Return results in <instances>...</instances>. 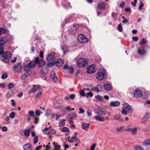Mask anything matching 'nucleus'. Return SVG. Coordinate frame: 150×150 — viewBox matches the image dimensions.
Masks as SVG:
<instances>
[{
	"mask_svg": "<svg viewBox=\"0 0 150 150\" xmlns=\"http://www.w3.org/2000/svg\"><path fill=\"white\" fill-rule=\"evenodd\" d=\"M38 90V91L37 93V95L36 96V97L38 99L40 97L42 93V90L39 86H34L33 87L29 90L28 93H33Z\"/></svg>",
	"mask_w": 150,
	"mask_h": 150,
	"instance_id": "obj_1",
	"label": "nucleus"
},
{
	"mask_svg": "<svg viewBox=\"0 0 150 150\" xmlns=\"http://www.w3.org/2000/svg\"><path fill=\"white\" fill-rule=\"evenodd\" d=\"M88 63V61L86 59L81 58L79 59L77 62V64L79 67H81L86 65Z\"/></svg>",
	"mask_w": 150,
	"mask_h": 150,
	"instance_id": "obj_2",
	"label": "nucleus"
},
{
	"mask_svg": "<svg viewBox=\"0 0 150 150\" xmlns=\"http://www.w3.org/2000/svg\"><path fill=\"white\" fill-rule=\"evenodd\" d=\"M96 66L95 64H91L87 67V72L89 74L94 73L96 71Z\"/></svg>",
	"mask_w": 150,
	"mask_h": 150,
	"instance_id": "obj_3",
	"label": "nucleus"
},
{
	"mask_svg": "<svg viewBox=\"0 0 150 150\" xmlns=\"http://www.w3.org/2000/svg\"><path fill=\"white\" fill-rule=\"evenodd\" d=\"M78 38L79 42L82 43H86L88 41V38L82 34L79 35Z\"/></svg>",
	"mask_w": 150,
	"mask_h": 150,
	"instance_id": "obj_4",
	"label": "nucleus"
},
{
	"mask_svg": "<svg viewBox=\"0 0 150 150\" xmlns=\"http://www.w3.org/2000/svg\"><path fill=\"white\" fill-rule=\"evenodd\" d=\"M8 41L6 37H2L0 39V50H3V46L4 44L7 42Z\"/></svg>",
	"mask_w": 150,
	"mask_h": 150,
	"instance_id": "obj_5",
	"label": "nucleus"
},
{
	"mask_svg": "<svg viewBox=\"0 0 150 150\" xmlns=\"http://www.w3.org/2000/svg\"><path fill=\"white\" fill-rule=\"evenodd\" d=\"M35 62L38 64V67H42L45 64V61L42 59L39 60V58L38 57L35 58Z\"/></svg>",
	"mask_w": 150,
	"mask_h": 150,
	"instance_id": "obj_6",
	"label": "nucleus"
},
{
	"mask_svg": "<svg viewBox=\"0 0 150 150\" xmlns=\"http://www.w3.org/2000/svg\"><path fill=\"white\" fill-rule=\"evenodd\" d=\"M97 8L100 10H104L106 8L105 4L104 2H99L97 4Z\"/></svg>",
	"mask_w": 150,
	"mask_h": 150,
	"instance_id": "obj_7",
	"label": "nucleus"
},
{
	"mask_svg": "<svg viewBox=\"0 0 150 150\" xmlns=\"http://www.w3.org/2000/svg\"><path fill=\"white\" fill-rule=\"evenodd\" d=\"M106 71L104 70L102 72H100L98 73L97 75V79L100 80H103L106 74Z\"/></svg>",
	"mask_w": 150,
	"mask_h": 150,
	"instance_id": "obj_8",
	"label": "nucleus"
},
{
	"mask_svg": "<svg viewBox=\"0 0 150 150\" xmlns=\"http://www.w3.org/2000/svg\"><path fill=\"white\" fill-rule=\"evenodd\" d=\"M79 28V25H77L74 24L73 26L69 30L70 33L71 34H74L76 32Z\"/></svg>",
	"mask_w": 150,
	"mask_h": 150,
	"instance_id": "obj_9",
	"label": "nucleus"
},
{
	"mask_svg": "<svg viewBox=\"0 0 150 150\" xmlns=\"http://www.w3.org/2000/svg\"><path fill=\"white\" fill-rule=\"evenodd\" d=\"M55 59L54 54L52 53L49 54L47 57V60L50 62H54Z\"/></svg>",
	"mask_w": 150,
	"mask_h": 150,
	"instance_id": "obj_10",
	"label": "nucleus"
},
{
	"mask_svg": "<svg viewBox=\"0 0 150 150\" xmlns=\"http://www.w3.org/2000/svg\"><path fill=\"white\" fill-rule=\"evenodd\" d=\"M22 69V67L20 64V63L18 65H16L12 68L13 71L16 73L20 72Z\"/></svg>",
	"mask_w": 150,
	"mask_h": 150,
	"instance_id": "obj_11",
	"label": "nucleus"
},
{
	"mask_svg": "<svg viewBox=\"0 0 150 150\" xmlns=\"http://www.w3.org/2000/svg\"><path fill=\"white\" fill-rule=\"evenodd\" d=\"M134 97L137 98H139L142 96V93L140 90L137 89L134 91Z\"/></svg>",
	"mask_w": 150,
	"mask_h": 150,
	"instance_id": "obj_12",
	"label": "nucleus"
},
{
	"mask_svg": "<svg viewBox=\"0 0 150 150\" xmlns=\"http://www.w3.org/2000/svg\"><path fill=\"white\" fill-rule=\"evenodd\" d=\"M2 56L4 59H9L12 56L11 53L8 51H6L2 53Z\"/></svg>",
	"mask_w": 150,
	"mask_h": 150,
	"instance_id": "obj_13",
	"label": "nucleus"
},
{
	"mask_svg": "<svg viewBox=\"0 0 150 150\" xmlns=\"http://www.w3.org/2000/svg\"><path fill=\"white\" fill-rule=\"evenodd\" d=\"M23 148L24 150H34L31 144L30 143L24 145Z\"/></svg>",
	"mask_w": 150,
	"mask_h": 150,
	"instance_id": "obj_14",
	"label": "nucleus"
},
{
	"mask_svg": "<svg viewBox=\"0 0 150 150\" xmlns=\"http://www.w3.org/2000/svg\"><path fill=\"white\" fill-rule=\"evenodd\" d=\"M149 115L148 113H146L142 119V122L143 124H145L149 118Z\"/></svg>",
	"mask_w": 150,
	"mask_h": 150,
	"instance_id": "obj_15",
	"label": "nucleus"
},
{
	"mask_svg": "<svg viewBox=\"0 0 150 150\" xmlns=\"http://www.w3.org/2000/svg\"><path fill=\"white\" fill-rule=\"evenodd\" d=\"M50 77L54 82H56L57 81V78L54 71H52L50 73Z\"/></svg>",
	"mask_w": 150,
	"mask_h": 150,
	"instance_id": "obj_16",
	"label": "nucleus"
},
{
	"mask_svg": "<svg viewBox=\"0 0 150 150\" xmlns=\"http://www.w3.org/2000/svg\"><path fill=\"white\" fill-rule=\"evenodd\" d=\"M124 108L126 109L128 111L129 113H132V110L131 107L127 103H124L123 104Z\"/></svg>",
	"mask_w": 150,
	"mask_h": 150,
	"instance_id": "obj_17",
	"label": "nucleus"
},
{
	"mask_svg": "<svg viewBox=\"0 0 150 150\" xmlns=\"http://www.w3.org/2000/svg\"><path fill=\"white\" fill-rule=\"evenodd\" d=\"M103 87L105 90L108 91L111 89L112 85L110 84L106 83L104 84Z\"/></svg>",
	"mask_w": 150,
	"mask_h": 150,
	"instance_id": "obj_18",
	"label": "nucleus"
},
{
	"mask_svg": "<svg viewBox=\"0 0 150 150\" xmlns=\"http://www.w3.org/2000/svg\"><path fill=\"white\" fill-rule=\"evenodd\" d=\"M120 105V103L118 101H111L110 103V105L112 107H116L119 106Z\"/></svg>",
	"mask_w": 150,
	"mask_h": 150,
	"instance_id": "obj_19",
	"label": "nucleus"
},
{
	"mask_svg": "<svg viewBox=\"0 0 150 150\" xmlns=\"http://www.w3.org/2000/svg\"><path fill=\"white\" fill-rule=\"evenodd\" d=\"M99 115L104 116L106 113V111L105 109L99 108Z\"/></svg>",
	"mask_w": 150,
	"mask_h": 150,
	"instance_id": "obj_20",
	"label": "nucleus"
},
{
	"mask_svg": "<svg viewBox=\"0 0 150 150\" xmlns=\"http://www.w3.org/2000/svg\"><path fill=\"white\" fill-rule=\"evenodd\" d=\"M138 52L141 54L144 55L146 53V50L144 47H141L139 49Z\"/></svg>",
	"mask_w": 150,
	"mask_h": 150,
	"instance_id": "obj_21",
	"label": "nucleus"
},
{
	"mask_svg": "<svg viewBox=\"0 0 150 150\" xmlns=\"http://www.w3.org/2000/svg\"><path fill=\"white\" fill-rule=\"evenodd\" d=\"M64 63V62L63 60H57L55 62L57 66L61 67L63 65Z\"/></svg>",
	"mask_w": 150,
	"mask_h": 150,
	"instance_id": "obj_22",
	"label": "nucleus"
},
{
	"mask_svg": "<svg viewBox=\"0 0 150 150\" xmlns=\"http://www.w3.org/2000/svg\"><path fill=\"white\" fill-rule=\"evenodd\" d=\"M29 75V72H25L21 76V79L22 80H25L27 78Z\"/></svg>",
	"mask_w": 150,
	"mask_h": 150,
	"instance_id": "obj_23",
	"label": "nucleus"
},
{
	"mask_svg": "<svg viewBox=\"0 0 150 150\" xmlns=\"http://www.w3.org/2000/svg\"><path fill=\"white\" fill-rule=\"evenodd\" d=\"M30 128H29L28 129H25L24 130V134L25 136L27 137H29L30 134Z\"/></svg>",
	"mask_w": 150,
	"mask_h": 150,
	"instance_id": "obj_24",
	"label": "nucleus"
},
{
	"mask_svg": "<svg viewBox=\"0 0 150 150\" xmlns=\"http://www.w3.org/2000/svg\"><path fill=\"white\" fill-rule=\"evenodd\" d=\"M143 145L144 146H146L150 145V140L148 139L144 141L143 143Z\"/></svg>",
	"mask_w": 150,
	"mask_h": 150,
	"instance_id": "obj_25",
	"label": "nucleus"
},
{
	"mask_svg": "<svg viewBox=\"0 0 150 150\" xmlns=\"http://www.w3.org/2000/svg\"><path fill=\"white\" fill-rule=\"evenodd\" d=\"M95 119L97 121L103 122L104 121L105 119L104 117H100L99 116H95Z\"/></svg>",
	"mask_w": 150,
	"mask_h": 150,
	"instance_id": "obj_26",
	"label": "nucleus"
},
{
	"mask_svg": "<svg viewBox=\"0 0 150 150\" xmlns=\"http://www.w3.org/2000/svg\"><path fill=\"white\" fill-rule=\"evenodd\" d=\"M35 61H30L28 63V65L30 68H32L35 66Z\"/></svg>",
	"mask_w": 150,
	"mask_h": 150,
	"instance_id": "obj_27",
	"label": "nucleus"
},
{
	"mask_svg": "<svg viewBox=\"0 0 150 150\" xmlns=\"http://www.w3.org/2000/svg\"><path fill=\"white\" fill-rule=\"evenodd\" d=\"M90 125L89 124L83 123L82 124V126L83 129H86L88 128Z\"/></svg>",
	"mask_w": 150,
	"mask_h": 150,
	"instance_id": "obj_28",
	"label": "nucleus"
},
{
	"mask_svg": "<svg viewBox=\"0 0 150 150\" xmlns=\"http://www.w3.org/2000/svg\"><path fill=\"white\" fill-rule=\"evenodd\" d=\"M89 87V86L86 84H84L82 86L84 90L90 91L91 90L88 88Z\"/></svg>",
	"mask_w": 150,
	"mask_h": 150,
	"instance_id": "obj_29",
	"label": "nucleus"
},
{
	"mask_svg": "<svg viewBox=\"0 0 150 150\" xmlns=\"http://www.w3.org/2000/svg\"><path fill=\"white\" fill-rule=\"evenodd\" d=\"M30 68L28 65H27L24 67V70L25 71V72H29V71L30 70Z\"/></svg>",
	"mask_w": 150,
	"mask_h": 150,
	"instance_id": "obj_30",
	"label": "nucleus"
},
{
	"mask_svg": "<svg viewBox=\"0 0 150 150\" xmlns=\"http://www.w3.org/2000/svg\"><path fill=\"white\" fill-rule=\"evenodd\" d=\"M102 86L100 85H98L96 86H95L94 87L92 88V89L94 91L98 92L100 91L99 90V88H101Z\"/></svg>",
	"mask_w": 150,
	"mask_h": 150,
	"instance_id": "obj_31",
	"label": "nucleus"
},
{
	"mask_svg": "<svg viewBox=\"0 0 150 150\" xmlns=\"http://www.w3.org/2000/svg\"><path fill=\"white\" fill-rule=\"evenodd\" d=\"M6 32V30L5 29L2 28H0V35L4 34Z\"/></svg>",
	"mask_w": 150,
	"mask_h": 150,
	"instance_id": "obj_32",
	"label": "nucleus"
},
{
	"mask_svg": "<svg viewBox=\"0 0 150 150\" xmlns=\"http://www.w3.org/2000/svg\"><path fill=\"white\" fill-rule=\"evenodd\" d=\"M7 85L8 89H11L14 87L15 85L12 83H9Z\"/></svg>",
	"mask_w": 150,
	"mask_h": 150,
	"instance_id": "obj_33",
	"label": "nucleus"
},
{
	"mask_svg": "<svg viewBox=\"0 0 150 150\" xmlns=\"http://www.w3.org/2000/svg\"><path fill=\"white\" fill-rule=\"evenodd\" d=\"M95 97L96 99L102 102L103 100V97L100 95H97Z\"/></svg>",
	"mask_w": 150,
	"mask_h": 150,
	"instance_id": "obj_34",
	"label": "nucleus"
},
{
	"mask_svg": "<svg viewBox=\"0 0 150 150\" xmlns=\"http://www.w3.org/2000/svg\"><path fill=\"white\" fill-rule=\"evenodd\" d=\"M118 13L114 12L112 13V16L113 18L114 21H116L117 19V16Z\"/></svg>",
	"mask_w": 150,
	"mask_h": 150,
	"instance_id": "obj_35",
	"label": "nucleus"
},
{
	"mask_svg": "<svg viewBox=\"0 0 150 150\" xmlns=\"http://www.w3.org/2000/svg\"><path fill=\"white\" fill-rule=\"evenodd\" d=\"M124 126H122L118 128L117 129V132H123L124 130Z\"/></svg>",
	"mask_w": 150,
	"mask_h": 150,
	"instance_id": "obj_36",
	"label": "nucleus"
},
{
	"mask_svg": "<svg viewBox=\"0 0 150 150\" xmlns=\"http://www.w3.org/2000/svg\"><path fill=\"white\" fill-rule=\"evenodd\" d=\"M42 112H40L38 110H37L35 111V114L37 116H39L40 115V114H42Z\"/></svg>",
	"mask_w": 150,
	"mask_h": 150,
	"instance_id": "obj_37",
	"label": "nucleus"
},
{
	"mask_svg": "<svg viewBox=\"0 0 150 150\" xmlns=\"http://www.w3.org/2000/svg\"><path fill=\"white\" fill-rule=\"evenodd\" d=\"M137 128L136 127H134L133 128L132 130V134L133 135H135L137 133Z\"/></svg>",
	"mask_w": 150,
	"mask_h": 150,
	"instance_id": "obj_38",
	"label": "nucleus"
},
{
	"mask_svg": "<svg viewBox=\"0 0 150 150\" xmlns=\"http://www.w3.org/2000/svg\"><path fill=\"white\" fill-rule=\"evenodd\" d=\"M29 115L31 117H33L35 115V113L34 111H30L28 112Z\"/></svg>",
	"mask_w": 150,
	"mask_h": 150,
	"instance_id": "obj_39",
	"label": "nucleus"
},
{
	"mask_svg": "<svg viewBox=\"0 0 150 150\" xmlns=\"http://www.w3.org/2000/svg\"><path fill=\"white\" fill-rule=\"evenodd\" d=\"M99 108H96L94 109V112L95 113L98 115H99Z\"/></svg>",
	"mask_w": 150,
	"mask_h": 150,
	"instance_id": "obj_40",
	"label": "nucleus"
},
{
	"mask_svg": "<svg viewBox=\"0 0 150 150\" xmlns=\"http://www.w3.org/2000/svg\"><path fill=\"white\" fill-rule=\"evenodd\" d=\"M93 93L91 92H89L86 95V96L87 97H88L89 96L91 97L93 96Z\"/></svg>",
	"mask_w": 150,
	"mask_h": 150,
	"instance_id": "obj_41",
	"label": "nucleus"
},
{
	"mask_svg": "<svg viewBox=\"0 0 150 150\" xmlns=\"http://www.w3.org/2000/svg\"><path fill=\"white\" fill-rule=\"evenodd\" d=\"M7 74L6 73H4L2 74L1 76V78L2 79H5L7 77Z\"/></svg>",
	"mask_w": 150,
	"mask_h": 150,
	"instance_id": "obj_42",
	"label": "nucleus"
},
{
	"mask_svg": "<svg viewBox=\"0 0 150 150\" xmlns=\"http://www.w3.org/2000/svg\"><path fill=\"white\" fill-rule=\"evenodd\" d=\"M15 115V112H12L10 114L9 117L13 119Z\"/></svg>",
	"mask_w": 150,
	"mask_h": 150,
	"instance_id": "obj_43",
	"label": "nucleus"
},
{
	"mask_svg": "<svg viewBox=\"0 0 150 150\" xmlns=\"http://www.w3.org/2000/svg\"><path fill=\"white\" fill-rule=\"evenodd\" d=\"M68 71L71 74H73L74 69L73 67H71L68 69Z\"/></svg>",
	"mask_w": 150,
	"mask_h": 150,
	"instance_id": "obj_44",
	"label": "nucleus"
},
{
	"mask_svg": "<svg viewBox=\"0 0 150 150\" xmlns=\"http://www.w3.org/2000/svg\"><path fill=\"white\" fill-rule=\"evenodd\" d=\"M66 110L67 112H70L71 110H74V108H71L70 106H68L66 108Z\"/></svg>",
	"mask_w": 150,
	"mask_h": 150,
	"instance_id": "obj_45",
	"label": "nucleus"
},
{
	"mask_svg": "<svg viewBox=\"0 0 150 150\" xmlns=\"http://www.w3.org/2000/svg\"><path fill=\"white\" fill-rule=\"evenodd\" d=\"M69 129L66 127H63L62 129V131L64 132H68L69 131Z\"/></svg>",
	"mask_w": 150,
	"mask_h": 150,
	"instance_id": "obj_46",
	"label": "nucleus"
},
{
	"mask_svg": "<svg viewBox=\"0 0 150 150\" xmlns=\"http://www.w3.org/2000/svg\"><path fill=\"white\" fill-rule=\"evenodd\" d=\"M62 48L64 54H65L68 52V49H67V48L65 47H62Z\"/></svg>",
	"mask_w": 150,
	"mask_h": 150,
	"instance_id": "obj_47",
	"label": "nucleus"
},
{
	"mask_svg": "<svg viewBox=\"0 0 150 150\" xmlns=\"http://www.w3.org/2000/svg\"><path fill=\"white\" fill-rule=\"evenodd\" d=\"M76 116V114L75 112H73L70 115V117L72 119L74 118Z\"/></svg>",
	"mask_w": 150,
	"mask_h": 150,
	"instance_id": "obj_48",
	"label": "nucleus"
},
{
	"mask_svg": "<svg viewBox=\"0 0 150 150\" xmlns=\"http://www.w3.org/2000/svg\"><path fill=\"white\" fill-rule=\"evenodd\" d=\"M55 64L54 62H50L47 64V66L48 67H50L52 66Z\"/></svg>",
	"mask_w": 150,
	"mask_h": 150,
	"instance_id": "obj_49",
	"label": "nucleus"
},
{
	"mask_svg": "<svg viewBox=\"0 0 150 150\" xmlns=\"http://www.w3.org/2000/svg\"><path fill=\"white\" fill-rule=\"evenodd\" d=\"M118 30L120 32H121L122 31V27L121 24H119L117 27Z\"/></svg>",
	"mask_w": 150,
	"mask_h": 150,
	"instance_id": "obj_50",
	"label": "nucleus"
},
{
	"mask_svg": "<svg viewBox=\"0 0 150 150\" xmlns=\"http://www.w3.org/2000/svg\"><path fill=\"white\" fill-rule=\"evenodd\" d=\"M79 93L80 95L82 96H85V92L83 90H80L79 91Z\"/></svg>",
	"mask_w": 150,
	"mask_h": 150,
	"instance_id": "obj_51",
	"label": "nucleus"
},
{
	"mask_svg": "<svg viewBox=\"0 0 150 150\" xmlns=\"http://www.w3.org/2000/svg\"><path fill=\"white\" fill-rule=\"evenodd\" d=\"M65 120H63L62 121H61L60 122L59 125L60 126H62L64 125L65 124L64 121H65Z\"/></svg>",
	"mask_w": 150,
	"mask_h": 150,
	"instance_id": "obj_52",
	"label": "nucleus"
},
{
	"mask_svg": "<svg viewBox=\"0 0 150 150\" xmlns=\"http://www.w3.org/2000/svg\"><path fill=\"white\" fill-rule=\"evenodd\" d=\"M51 113V111L50 110H47L46 111L45 115L46 116H49Z\"/></svg>",
	"mask_w": 150,
	"mask_h": 150,
	"instance_id": "obj_53",
	"label": "nucleus"
},
{
	"mask_svg": "<svg viewBox=\"0 0 150 150\" xmlns=\"http://www.w3.org/2000/svg\"><path fill=\"white\" fill-rule=\"evenodd\" d=\"M69 98L71 99H74L75 97V95L74 94H70L69 96Z\"/></svg>",
	"mask_w": 150,
	"mask_h": 150,
	"instance_id": "obj_54",
	"label": "nucleus"
},
{
	"mask_svg": "<svg viewBox=\"0 0 150 150\" xmlns=\"http://www.w3.org/2000/svg\"><path fill=\"white\" fill-rule=\"evenodd\" d=\"M38 142V136H35L34 138V144H36Z\"/></svg>",
	"mask_w": 150,
	"mask_h": 150,
	"instance_id": "obj_55",
	"label": "nucleus"
},
{
	"mask_svg": "<svg viewBox=\"0 0 150 150\" xmlns=\"http://www.w3.org/2000/svg\"><path fill=\"white\" fill-rule=\"evenodd\" d=\"M120 115L119 114L116 115L114 117V119L115 120H117L119 119Z\"/></svg>",
	"mask_w": 150,
	"mask_h": 150,
	"instance_id": "obj_56",
	"label": "nucleus"
},
{
	"mask_svg": "<svg viewBox=\"0 0 150 150\" xmlns=\"http://www.w3.org/2000/svg\"><path fill=\"white\" fill-rule=\"evenodd\" d=\"M48 133L50 134H55L56 133V131L54 130L53 129H51L50 130V132H49Z\"/></svg>",
	"mask_w": 150,
	"mask_h": 150,
	"instance_id": "obj_57",
	"label": "nucleus"
},
{
	"mask_svg": "<svg viewBox=\"0 0 150 150\" xmlns=\"http://www.w3.org/2000/svg\"><path fill=\"white\" fill-rule=\"evenodd\" d=\"M79 114L83 113L84 112V110L82 109L81 108H80L79 109Z\"/></svg>",
	"mask_w": 150,
	"mask_h": 150,
	"instance_id": "obj_58",
	"label": "nucleus"
},
{
	"mask_svg": "<svg viewBox=\"0 0 150 150\" xmlns=\"http://www.w3.org/2000/svg\"><path fill=\"white\" fill-rule=\"evenodd\" d=\"M86 112L87 113V116L88 117H90L92 114L91 111H88Z\"/></svg>",
	"mask_w": 150,
	"mask_h": 150,
	"instance_id": "obj_59",
	"label": "nucleus"
},
{
	"mask_svg": "<svg viewBox=\"0 0 150 150\" xmlns=\"http://www.w3.org/2000/svg\"><path fill=\"white\" fill-rule=\"evenodd\" d=\"M2 130L4 132H6L7 130V128L6 126H3L1 128Z\"/></svg>",
	"mask_w": 150,
	"mask_h": 150,
	"instance_id": "obj_60",
	"label": "nucleus"
},
{
	"mask_svg": "<svg viewBox=\"0 0 150 150\" xmlns=\"http://www.w3.org/2000/svg\"><path fill=\"white\" fill-rule=\"evenodd\" d=\"M122 113L123 115H126L127 114V112L126 110H125L124 109H123L122 110Z\"/></svg>",
	"mask_w": 150,
	"mask_h": 150,
	"instance_id": "obj_61",
	"label": "nucleus"
},
{
	"mask_svg": "<svg viewBox=\"0 0 150 150\" xmlns=\"http://www.w3.org/2000/svg\"><path fill=\"white\" fill-rule=\"evenodd\" d=\"M132 39L134 41H137L139 40L138 37L136 36L133 37Z\"/></svg>",
	"mask_w": 150,
	"mask_h": 150,
	"instance_id": "obj_62",
	"label": "nucleus"
},
{
	"mask_svg": "<svg viewBox=\"0 0 150 150\" xmlns=\"http://www.w3.org/2000/svg\"><path fill=\"white\" fill-rule=\"evenodd\" d=\"M61 117V115H58L57 113L56 114V120H57L58 119L60 118Z\"/></svg>",
	"mask_w": 150,
	"mask_h": 150,
	"instance_id": "obj_63",
	"label": "nucleus"
},
{
	"mask_svg": "<svg viewBox=\"0 0 150 150\" xmlns=\"http://www.w3.org/2000/svg\"><path fill=\"white\" fill-rule=\"evenodd\" d=\"M42 147V146L40 145L38 146H37L35 148V150H39Z\"/></svg>",
	"mask_w": 150,
	"mask_h": 150,
	"instance_id": "obj_64",
	"label": "nucleus"
}]
</instances>
